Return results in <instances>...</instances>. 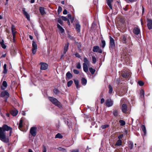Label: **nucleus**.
Returning a JSON list of instances; mask_svg holds the SVG:
<instances>
[{"label":"nucleus","instance_id":"nucleus-18","mask_svg":"<svg viewBox=\"0 0 152 152\" xmlns=\"http://www.w3.org/2000/svg\"><path fill=\"white\" fill-rule=\"evenodd\" d=\"M81 26L79 23L77 22L75 23V28L77 32L79 33L80 31Z\"/></svg>","mask_w":152,"mask_h":152},{"label":"nucleus","instance_id":"nucleus-51","mask_svg":"<svg viewBox=\"0 0 152 152\" xmlns=\"http://www.w3.org/2000/svg\"><path fill=\"white\" fill-rule=\"evenodd\" d=\"M63 137V136L62 134L58 133V138L62 139Z\"/></svg>","mask_w":152,"mask_h":152},{"label":"nucleus","instance_id":"nucleus-63","mask_svg":"<svg viewBox=\"0 0 152 152\" xmlns=\"http://www.w3.org/2000/svg\"><path fill=\"white\" fill-rule=\"evenodd\" d=\"M54 92L56 94H57V88H55L53 90Z\"/></svg>","mask_w":152,"mask_h":152},{"label":"nucleus","instance_id":"nucleus-7","mask_svg":"<svg viewBox=\"0 0 152 152\" xmlns=\"http://www.w3.org/2000/svg\"><path fill=\"white\" fill-rule=\"evenodd\" d=\"M133 32L136 35H138L140 33V29L138 27H134L133 29Z\"/></svg>","mask_w":152,"mask_h":152},{"label":"nucleus","instance_id":"nucleus-39","mask_svg":"<svg viewBox=\"0 0 152 152\" xmlns=\"http://www.w3.org/2000/svg\"><path fill=\"white\" fill-rule=\"evenodd\" d=\"M89 70L92 75H93L95 72V70L94 69H93L92 67L89 68Z\"/></svg>","mask_w":152,"mask_h":152},{"label":"nucleus","instance_id":"nucleus-25","mask_svg":"<svg viewBox=\"0 0 152 152\" xmlns=\"http://www.w3.org/2000/svg\"><path fill=\"white\" fill-rule=\"evenodd\" d=\"M106 1L107 5L111 9H112V6L111 3L113 1V0H106Z\"/></svg>","mask_w":152,"mask_h":152},{"label":"nucleus","instance_id":"nucleus-62","mask_svg":"<svg viewBox=\"0 0 152 152\" xmlns=\"http://www.w3.org/2000/svg\"><path fill=\"white\" fill-rule=\"evenodd\" d=\"M104 102V98H102L100 102L101 104H103Z\"/></svg>","mask_w":152,"mask_h":152},{"label":"nucleus","instance_id":"nucleus-31","mask_svg":"<svg viewBox=\"0 0 152 152\" xmlns=\"http://www.w3.org/2000/svg\"><path fill=\"white\" fill-rule=\"evenodd\" d=\"M122 143V140H121L119 139L118 140L115 144V146H120L121 145Z\"/></svg>","mask_w":152,"mask_h":152},{"label":"nucleus","instance_id":"nucleus-36","mask_svg":"<svg viewBox=\"0 0 152 152\" xmlns=\"http://www.w3.org/2000/svg\"><path fill=\"white\" fill-rule=\"evenodd\" d=\"M140 96L141 98H144V91L143 89H142L140 91Z\"/></svg>","mask_w":152,"mask_h":152},{"label":"nucleus","instance_id":"nucleus-16","mask_svg":"<svg viewBox=\"0 0 152 152\" xmlns=\"http://www.w3.org/2000/svg\"><path fill=\"white\" fill-rule=\"evenodd\" d=\"M23 13L28 20H30V16L25 11V9L23 8L22 9Z\"/></svg>","mask_w":152,"mask_h":152},{"label":"nucleus","instance_id":"nucleus-54","mask_svg":"<svg viewBox=\"0 0 152 152\" xmlns=\"http://www.w3.org/2000/svg\"><path fill=\"white\" fill-rule=\"evenodd\" d=\"M61 18L62 20L65 21H66L68 19L66 17L63 16H61Z\"/></svg>","mask_w":152,"mask_h":152},{"label":"nucleus","instance_id":"nucleus-4","mask_svg":"<svg viewBox=\"0 0 152 152\" xmlns=\"http://www.w3.org/2000/svg\"><path fill=\"white\" fill-rule=\"evenodd\" d=\"M0 96L1 97H4V101L7 102L8 99L10 97L9 93L6 91H3L1 92Z\"/></svg>","mask_w":152,"mask_h":152},{"label":"nucleus","instance_id":"nucleus-32","mask_svg":"<svg viewBox=\"0 0 152 152\" xmlns=\"http://www.w3.org/2000/svg\"><path fill=\"white\" fill-rule=\"evenodd\" d=\"M32 48H34V49H37V44L36 43V42L34 41H32Z\"/></svg>","mask_w":152,"mask_h":152},{"label":"nucleus","instance_id":"nucleus-15","mask_svg":"<svg viewBox=\"0 0 152 152\" xmlns=\"http://www.w3.org/2000/svg\"><path fill=\"white\" fill-rule=\"evenodd\" d=\"M106 105L108 107L112 106L113 104V101L111 99H108L106 101Z\"/></svg>","mask_w":152,"mask_h":152},{"label":"nucleus","instance_id":"nucleus-28","mask_svg":"<svg viewBox=\"0 0 152 152\" xmlns=\"http://www.w3.org/2000/svg\"><path fill=\"white\" fill-rule=\"evenodd\" d=\"M121 76L124 78H127L128 75V74L127 72H124L122 71L121 73Z\"/></svg>","mask_w":152,"mask_h":152},{"label":"nucleus","instance_id":"nucleus-57","mask_svg":"<svg viewBox=\"0 0 152 152\" xmlns=\"http://www.w3.org/2000/svg\"><path fill=\"white\" fill-rule=\"evenodd\" d=\"M7 69H4V70H3V73H4V74H6L7 73Z\"/></svg>","mask_w":152,"mask_h":152},{"label":"nucleus","instance_id":"nucleus-49","mask_svg":"<svg viewBox=\"0 0 152 152\" xmlns=\"http://www.w3.org/2000/svg\"><path fill=\"white\" fill-rule=\"evenodd\" d=\"M76 67L78 69H80L81 68L80 64V62H78L76 65Z\"/></svg>","mask_w":152,"mask_h":152},{"label":"nucleus","instance_id":"nucleus-11","mask_svg":"<svg viewBox=\"0 0 152 152\" xmlns=\"http://www.w3.org/2000/svg\"><path fill=\"white\" fill-rule=\"evenodd\" d=\"M15 30L16 29L15 26L13 25H12L11 26V30L13 36V42H15V36L16 33L17 32V31H15Z\"/></svg>","mask_w":152,"mask_h":152},{"label":"nucleus","instance_id":"nucleus-5","mask_svg":"<svg viewBox=\"0 0 152 152\" xmlns=\"http://www.w3.org/2000/svg\"><path fill=\"white\" fill-rule=\"evenodd\" d=\"M37 127H31L30 130V133L31 135L34 137H35L37 135Z\"/></svg>","mask_w":152,"mask_h":152},{"label":"nucleus","instance_id":"nucleus-61","mask_svg":"<svg viewBox=\"0 0 152 152\" xmlns=\"http://www.w3.org/2000/svg\"><path fill=\"white\" fill-rule=\"evenodd\" d=\"M71 152H79V150L77 149L73 150L71 151Z\"/></svg>","mask_w":152,"mask_h":152},{"label":"nucleus","instance_id":"nucleus-19","mask_svg":"<svg viewBox=\"0 0 152 152\" xmlns=\"http://www.w3.org/2000/svg\"><path fill=\"white\" fill-rule=\"evenodd\" d=\"M2 86L1 87V89L2 90H4L7 86V83L5 81H4L2 83Z\"/></svg>","mask_w":152,"mask_h":152},{"label":"nucleus","instance_id":"nucleus-56","mask_svg":"<svg viewBox=\"0 0 152 152\" xmlns=\"http://www.w3.org/2000/svg\"><path fill=\"white\" fill-rule=\"evenodd\" d=\"M123 136V134H122L121 135H119L118 136V138L120 140V139H122Z\"/></svg>","mask_w":152,"mask_h":152},{"label":"nucleus","instance_id":"nucleus-1","mask_svg":"<svg viewBox=\"0 0 152 152\" xmlns=\"http://www.w3.org/2000/svg\"><path fill=\"white\" fill-rule=\"evenodd\" d=\"M12 128L6 124L0 127V140L5 143L9 141V137L12 133Z\"/></svg>","mask_w":152,"mask_h":152},{"label":"nucleus","instance_id":"nucleus-13","mask_svg":"<svg viewBox=\"0 0 152 152\" xmlns=\"http://www.w3.org/2000/svg\"><path fill=\"white\" fill-rule=\"evenodd\" d=\"M148 22L147 26L148 29L150 30L152 29V20L151 19L147 18Z\"/></svg>","mask_w":152,"mask_h":152},{"label":"nucleus","instance_id":"nucleus-20","mask_svg":"<svg viewBox=\"0 0 152 152\" xmlns=\"http://www.w3.org/2000/svg\"><path fill=\"white\" fill-rule=\"evenodd\" d=\"M128 149L132 150L133 148V142L131 141H128Z\"/></svg>","mask_w":152,"mask_h":152},{"label":"nucleus","instance_id":"nucleus-12","mask_svg":"<svg viewBox=\"0 0 152 152\" xmlns=\"http://www.w3.org/2000/svg\"><path fill=\"white\" fill-rule=\"evenodd\" d=\"M64 121L65 124L68 126L69 129H72V124L70 122H69L68 119L64 118Z\"/></svg>","mask_w":152,"mask_h":152},{"label":"nucleus","instance_id":"nucleus-26","mask_svg":"<svg viewBox=\"0 0 152 152\" xmlns=\"http://www.w3.org/2000/svg\"><path fill=\"white\" fill-rule=\"evenodd\" d=\"M81 83L83 85H86L87 83V80L85 77H82L81 79Z\"/></svg>","mask_w":152,"mask_h":152},{"label":"nucleus","instance_id":"nucleus-17","mask_svg":"<svg viewBox=\"0 0 152 152\" xmlns=\"http://www.w3.org/2000/svg\"><path fill=\"white\" fill-rule=\"evenodd\" d=\"M73 77L72 74L69 72H68L66 74V78L67 80L71 79Z\"/></svg>","mask_w":152,"mask_h":152},{"label":"nucleus","instance_id":"nucleus-37","mask_svg":"<svg viewBox=\"0 0 152 152\" xmlns=\"http://www.w3.org/2000/svg\"><path fill=\"white\" fill-rule=\"evenodd\" d=\"M108 88L109 89V93L111 94L113 92V89L112 86L110 85H109Z\"/></svg>","mask_w":152,"mask_h":152},{"label":"nucleus","instance_id":"nucleus-33","mask_svg":"<svg viewBox=\"0 0 152 152\" xmlns=\"http://www.w3.org/2000/svg\"><path fill=\"white\" fill-rule=\"evenodd\" d=\"M0 44L2 48L4 49L6 48V46L4 43V41L3 40H2V41L0 42Z\"/></svg>","mask_w":152,"mask_h":152},{"label":"nucleus","instance_id":"nucleus-35","mask_svg":"<svg viewBox=\"0 0 152 152\" xmlns=\"http://www.w3.org/2000/svg\"><path fill=\"white\" fill-rule=\"evenodd\" d=\"M75 83L76 85V88L78 89L79 88V81L78 80H74Z\"/></svg>","mask_w":152,"mask_h":152},{"label":"nucleus","instance_id":"nucleus-34","mask_svg":"<svg viewBox=\"0 0 152 152\" xmlns=\"http://www.w3.org/2000/svg\"><path fill=\"white\" fill-rule=\"evenodd\" d=\"M23 120L22 118L21 119L20 121V122L19 124L18 128L20 129L23 127Z\"/></svg>","mask_w":152,"mask_h":152},{"label":"nucleus","instance_id":"nucleus-52","mask_svg":"<svg viewBox=\"0 0 152 152\" xmlns=\"http://www.w3.org/2000/svg\"><path fill=\"white\" fill-rule=\"evenodd\" d=\"M37 49L32 48V53L33 54H35L37 51Z\"/></svg>","mask_w":152,"mask_h":152},{"label":"nucleus","instance_id":"nucleus-60","mask_svg":"<svg viewBox=\"0 0 152 152\" xmlns=\"http://www.w3.org/2000/svg\"><path fill=\"white\" fill-rule=\"evenodd\" d=\"M67 10L66 9H65L64 10L63 12V14L64 15H66L67 14Z\"/></svg>","mask_w":152,"mask_h":152},{"label":"nucleus","instance_id":"nucleus-64","mask_svg":"<svg viewBox=\"0 0 152 152\" xmlns=\"http://www.w3.org/2000/svg\"><path fill=\"white\" fill-rule=\"evenodd\" d=\"M67 16H68V18L69 19H70L72 18V17L71 15L70 14H68L67 15Z\"/></svg>","mask_w":152,"mask_h":152},{"label":"nucleus","instance_id":"nucleus-40","mask_svg":"<svg viewBox=\"0 0 152 152\" xmlns=\"http://www.w3.org/2000/svg\"><path fill=\"white\" fill-rule=\"evenodd\" d=\"M109 127V125L108 124H105L102 125L101 126V128L102 129H105L108 128Z\"/></svg>","mask_w":152,"mask_h":152},{"label":"nucleus","instance_id":"nucleus-24","mask_svg":"<svg viewBox=\"0 0 152 152\" xmlns=\"http://www.w3.org/2000/svg\"><path fill=\"white\" fill-rule=\"evenodd\" d=\"M18 113V111L16 110H12L10 112L11 114L13 116H16Z\"/></svg>","mask_w":152,"mask_h":152},{"label":"nucleus","instance_id":"nucleus-23","mask_svg":"<svg viewBox=\"0 0 152 152\" xmlns=\"http://www.w3.org/2000/svg\"><path fill=\"white\" fill-rule=\"evenodd\" d=\"M88 64H86V63H83V70L86 72H88Z\"/></svg>","mask_w":152,"mask_h":152},{"label":"nucleus","instance_id":"nucleus-44","mask_svg":"<svg viewBox=\"0 0 152 152\" xmlns=\"http://www.w3.org/2000/svg\"><path fill=\"white\" fill-rule=\"evenodd\" d=\"M83 61L84 63H86V64H89V61L87 58L86 57H85L83 59Z\"/></svg>","mask_w":152,"mask_h":152},{"label":"nucleus","instance_id":"nucleus-43","mask_svg":"<svg viewBox=\"0 0 152 152\" xmlns=\"http://www.w3.org/2000/svg\"><path fill=\"white\" fill-rule=\"evenodd\" d=\"M58 150L60 151H62L63 152H67L66 151L65 148L61 147L58 148Z\"/></svg>","mask_w":152,"mask_h":152},{"label":"nucleus","instance_id":"nucleus-14","mask_svg":"<svg viewBox=\"0 0 152 152\" xmlns=\"http://www.w3.org/2000/svg\"><path fill=\"white\" fill-rule=\"evenodd\" d=\"M49 99L53 104H55L56 106H57V99L54 97L49 96L48 97Z\"/></svg>","mask_w":152,"mask_h":152},{"label":"nucleus","instance_id":"nucleus-38","mask_svg":"<svg viewBox=\"0 0 152 152\" xmlns=\"http://www.w3.org/2000/svg\"><path fill=\"white\" fill-rule=\"evenodd\" d=\"M119 122L121 126H124L126 124L125 122L122 120H120L119 121Z\"/></svg>","mask_w":152,"mask_h":152},{"label":"nucleus","instance_id":"nucleus-48","mask_svg":"<svg viewBox=\"0 0 152 152\" xmlns=\"http://www.w3.org/2000/svg\"><path fill=\"white\" fill-rule=\"evenodd\" d=\"M62 10V8L60 6L58 7V14H59L61 12Z\"/></svg>","mask_w":152,"mask_h":152},{"label":"nucleus","instance_id":"nucleus-6","mask_svg":"<svg viewBox=\"0 0 152 152\" xmlns=\"http://www.w3.org/2000/svg\"><path fill=\"white\" fill-rule=\"evenodd\" d=\"M93 51L94 52L98 53H102V50L98 46H94L93 49Z\"/></svg>","mask_w":152,"mask_h":152},{"label":"nucleus","instance_id":"nucleus-2","mask_svg":"<svg viewBox=\"0 0 152 152\" xmlns=\"http://www.w3.org/2000/svg\"><path fill=\"white\" fill-rule=\"evenodd\" d=\"M121 42L123 44H127L129 43H130L131 42V39L130 37L127 35H122L121 38Z\"/></svg>","mask_w":152,"mask_h":152},{"label":"nucleus","instance_id":"nucleus-27","mask_svg":"<svg viewBox=\"0 0 152 152\" xmlns=\"http://www.w3.org/2000/svg\"><path fill=\"white\" fill-rule=\"evenodd\" d=\"M58 107L60 110H63V111L64 110V107H63L62 105L61 104V103L59 102L58 100Z\"/></svg>","mask_w":152,"mask_h":152},{"label":"nucleus","instance_id":"nucleus-9","mask_svg":"<svg viewBox=\"0 0 152 152\" xmlns=\"http://www.w3.org/2000/svg\"><path fill=\"white\" fill-rule=\"evenodd\" d=\"M40 64L41 65L40 69L41 70H46L48 67V64L46 63L41 62Z\"/></svg>","mask_w":152,"mask_h":152},{"label":"nucleus","instance_id":"nucleus-45","mask_svg":"<svg viewBox=\"0 0 152 152\" xmlns=\"http://www.w3.org/2000/svg\"><path fill=\"white\" fill-rule=\"evenodd\" d=\"M92 63L94 64L96 63V58L94 56H92Z\"/></svg>","mask_w":152,"mask_h":152},{"label":"nucleus","instance_id":"nucleus-30","mask_svg":"<svg viewBox=\"0 0 152 152\" xmlns=\"http://www.w3.org/2000/svg\"><path fill=\"white\" fill-rule=\"evenodd\" d=\"M106 45V42L103 39L101 40L100 46L102 48H104Z\"/></svg>","mask_w":152,"mask_h":152},{"label":"nucleus","instance_id":"nucleus-55","mask_svg":"<svg viewBox=\"0 0 152 152\" xmlns=\"http://www.w3.org/2000/svg\"><path fill=\"white\" fill-rule=\"evenodd\" d=\"M46 147L44 145H43L42 146V152H46Z\"/></svg>","mask_w":152,"mask_h":152},{"label":"nucleus","instance_id":"nucleus-10","mask_svg":"<svg viewBox=\"0 0 152 152\" xmlns=\"http://www.w3.org/2000/svg\"><path fill=\"white\" fill-rule=\"evenodd\" d=\"M127 106L126 104H123L122 105L121 109L122 112L124 113H126L127 111Z\"/></svg>","mask_w":152,"mask_h":152},{"label":"nucleus","instance_id":"nucleus-41","mask_svg":"<svg viewBox=\"0 0 152 152\" xmlns=\"http://www.w3.org/2000/svg\"><path fill=\"white\" fill-rule=\"evenodd\" d=\"M113 115L115 117L118 116V113L117 110H115L113 111Z\"/></svg>","mask_w":152,"mask_h":152},{"label":"nucleus","instance_id":"nucleus-46","mask_svg":"<svg viewBox=\"0 0 152 152\" xmlns=\"http://www.w3.org/2000/svg\"><path fill=\"white\" fill-rule=\"evenodd\" d=\"M138 83V84L140 86H142L144 85V83L141 80L139 81Z\"/></svg>","mask_w":152,"mask_h":152},{"label":"nucleus","instance_id":"nucleus-21","mask_svg":"<svg viewBox=\"0 0 152 152\" xmlns=\"http://www.w3.org/2000/svg\"><path fill=\"white\" fill-rule=\"evenodd\" d=\"M69 43L67 42L65 44L64 47V54H65L69 49Z\"/></svg>","mask_w":152,"mask_h":152},{"label":"nucleus","instance_id":"nucleus-3","mask_svg":"<svg viewBox=\"0 0 152 152\" xmlns=\"http://www.w3.org/2000/svg\"><path fill=\"white\" fill-rule=\"evenodd\" d=\"M110 42L109 48L111 53L113 52L115 47V43L114 39L111 37L109 36Z\"/></svg>","mask_w":152,"mask_h":152},{"label":"nucleus","instance_id":"nucleus-59","mask_svg":"<svg viewBox=\"0 0 152 152\" xmlns=\"http://www.w3.org/2000/svg\"><path fill=\"white\" fill-rule=\"evenodd\" d=\"M136 0H126V1L127 2H128V1H130L131 2H133L135 1Z\"/></svg>","mask_w":152,"mask_h":152},{"label":"nucleus","instance_id":"nucleus-47","mask_svg":"<svg viewBox=\"0 0 152 152\" xmlns=\"http://www.w3.org/2000/svg\"><path fill=\"white\" fill-rule=\"evenodd\" d=\"M75 56L78 58L82 59L81 57L80 56V54L77 52L75 53Z\"/></svg>","mask_w":152,"mask_h":152},{"label":"nucleus","instance_id":"nucleus-8","mask_svg":"<svg viewBox=\"0 0 152 152\" xmlns=\"http://www.w3.org/2000/svg\"><path fill=\"white\" fill-rule=\"evenodd\" d=\"M58 28L59 31V33L60 35H63V36H64V34L65 33V31L64 29L59 24H58Z\"/></svg>","mask_w":152,"mask_h":152},{"label":"nucleus","instance_id":"nucleus-22","mask_svg":"<svg viewBox=\"0 0 152 152\" xmlns=\"http://www.w3.org/2000/svg\"><path fill=\"white\" fill-rule=\"evenodd\" d=\"M39 12L42 15H44L46 14L45 10V8L43 7H40L39 8Z\"/></svg>","mask_w":152,"mask_h":152},{"label":"nucleus","instance_id":"nucleus-50","mask_svg":"<svg viewBox=\"0 0 152 152\" xmlns=\"http://www.w3.org/2000/svg\"><path fill=\"white\" fill-rule=\"evenodd\" d=\"M58 22L60 23L62 25L63 24V22L62 20L61 19L58 18Z\"/></svg>","mask_w":152,"mask_h":152},{"label":"nucleus","instance_id":"nucleus-29","mask_svg":"<svg viewBox=\"0 0 152 152\" xmlns=\"http://www.w3.org/2000/svg\"><path fill=\"white\" fill-rule=\"evenodd\" d=\"M141 128L142 131L143 132L144 134L145 135L146 133V130L145 125H142Z\"/></svg>","mask_w":152,"mask_h":152},{"label":"nucleus","instance_id":"nucleus-42","mask_svg":"<svg viewBox=\"0 0 152 152\" xmlns=\"http://www.w3.org/2000/svg\"><path fill=\"white\" fill-rule=\"evenodd\" d=\"M73 82L72 80H70V81L68 82L67 83V86L68 87H70L71 85L72 84Z\"/></svg>","mask_w":152,"mask_h":152},{"label":"nucleus","instance_id":"nucleus-58","mask_svg":"<svg viewBox=\"0 0 152 152\" xmlns=\"http://www.w3.org/2000/svg\"><path fill=\"white\" fill-rule=\"evenodd\" d=\"M118 94L119 96H121L124 95V93H120V92H119L118 93Z\"/></svg>","mask_w":152,"mask_h":152},{"label":"nucleus","instance_id":"nucleus-53","mask_svg":"<svg viewBox=\"0 0 152 152\" xmlns=\"http://www.w3.org/2000/svg\"><path fill=\"white\" fill-rule=\"evenodd\" d=\"M73 71L74 73L75 74H78L79 73V71L76 69H74Z\"/></svg>","mask_w":152,"mask_h":152}]
</instances>
